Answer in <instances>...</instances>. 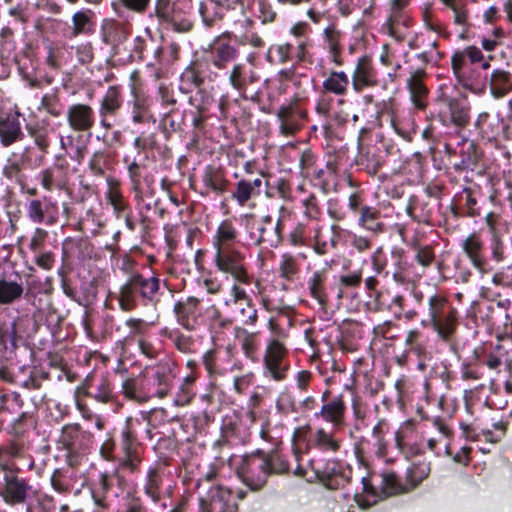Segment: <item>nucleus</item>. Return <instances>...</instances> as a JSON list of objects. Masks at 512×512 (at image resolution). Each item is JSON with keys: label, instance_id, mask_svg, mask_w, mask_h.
<instances>
[{"label": "nucleus", "instance_id": "obj_40", "mask_svg": "<svg viewBox=\"0 0 512 512\" xmlns=\"http://www.w3.org/2000/svg\"><path fill=\"white\" fill-rule=\"evenodd\" d=\"M227 7L225 0H202L199 3V14L205 26L211 27L220 20Z\"/></svg>", "mask_w": 512, "mask_h": 512}, {"label": "nucleus", "instance_id": "obj_42", "mask_svg": "<svg viewBox=\"0 0 512 512\" xmlns=\"http://www.w3.org/2000/svg\"><path fill=\"white\" fill-rule=\"evenodd\" d=\"M491 94L495 98H502L512 90V74L503 69H495L489 82Z\"/></svg>", "mask_w": 512, "mask_h": 512}, {"label": "nucleus", "instance_id": "obj_25", "mask_svg": "<svg viewBox=\"0 0 512 512\" xmlns=\"http://www.w3.org/2000/svg\"><path fill=\"white\" fill-rule=\"evenodd\" d=\"M173 378L172 369L168 363L157 364L147 380L149 396L165 397L171 389Z\"/></svg>", "mask_w": 512, "mask_h": 512}, {"label": "nucleus", "instance_id": "obj_46", "mask_svg": "<svg viewBox=\"0 0 512 512\" xmlns=\"http://www.w3.org/2000/svg\"><path fill=\"white\" fill-rule=\"evenodd\" d=\"M88 388H95V392H88V394L99 402L107 403L113 398L112 386L109 379L101 374L100 377L86 379Z\"/></svg>", "mask_w": 512, "mask_h": 512}, {"label": "nucleus", "instance_id": "obj_39", "mask_svg": "<svg viewBox=\"0 0 512 512\" xmlns=\"http://www.w3.org/2000/svg\"><path fill=\"white\" fill-rule=\"evenodd\" d=\"M411 2L412 0H389L391 8V15L388 19L389 34L397 39H401L398 25L403 23L405 27L409 26V19L404 15V10Z\"/></svg>", "mask_w": 512, "mask_h": 512}, {"label": "nucleus", "instance_id": "obj_49", "mask_svg": "<svg viewBox=\"0 0 512 512\" xmlns=\"http://www.w3.org/2000/svg\"><path fill=\"white\" fill-rule=\"evenodd\" d=\"M24 288L21 281L0 278V304L6 305L20 299Z\"/></svg>", "mask_w": 512, "mask_h": 512}, {"label": "nucleus", "instance_id": "obj_52", "mask_svg": "<svg viewBox=\"0 0 512 512\" xmlns=\"http://www.w3.org/2000/svg\"><path fill=\"white\" fill-rule=\"evenodd\" d=\"M145 36H137L134 39L131 57L138 60H150V50L154 46L155 40L151 36L149 28L145 29Z\"/></svg>", "mask_w": 512, "mask_h": 512}, {"label": "nucleus", "instance_id": "obj_32", "mask_svg": "<svg viewBox=\"0 0 512 512\" xmlns=\"http://www.w3.org/2000/svg\"><path fill=\"white\" fill-rule=\"evenodd\" d=\"M424 426L426 430L422 432V436L426 439L427 447L431 451H435L437 443L452 435L450 427L441 417H434Z\"/></svg>", "mask_w": 512, "mask_h": 512}, {"label": "nucleus", "instance_id": "obj_6", "mask_svg": "<svg viewBox=\"0 0 512 512\" xmlns=\"http://www.w3.org/2000/svg\"><path fill=\"white\" fill-rule=\"evenodd\" d=\"M421 324L431 327L440 338L447 340L456 329L457 311L444 295L434 293L428 298V318Z\"/></svg>", "mask_w": 512, "mask_h": 512}, {"label": "nucleus", "instance_id": "obj_21", "mask_svg": "<svg viewBox=\"0 0 512 512\" xmlns=\"http://www.w3.org/2000/svg\"><path fill=\"white\" fill-rule=\"evenodd\" d=\"M350 82L356 93L362 92L365 88L375 87L378 84V74L369 56H362L357 59Z\"/></svg>", "mask_w": 512, "mask_h": 512}, {"label": "nucleus", "instance_id": "obj_26", "mask_svg": "<svg viewBox=\"0 0 512 512\" xmlns=\"http://www.w3.org/2000/svg\"><path fill=\"white\" fill-rule=\"evenodd\" d=\"M69 127L76 132L90 130L95 124V112L93 108L84 103L72 104L66 112Z\"/></svg>", "mask_w": 512, "mask_h": 512}, {"label": "nucleus", "instance_id": "obj_60", "mask_svg": "<svg viewBox=\"0 0 512 512\" xmlns=\"http://www.w3.org/2000/svg\"><path fill=\"white\" fill-rule=\"evenodd\" d=\"M392 126L397 134L403 138H409L413 130L414 121L410 113H397L391 119Z\"/></svg>", "mask_w": 512, "mask_h": 512}, {"label": "nucleus", "instance_id": "obj_41", "mask_svg": "<svg viewBox=\"0 0 512 512\" xmlns=\"http://www.w3.org/2000/svg\"><path fill=\"white\" fill-rule=\"evenodd\" d=\"M350 83V77L346 72L331 70L323 80L322 87L327 93L345 96Z\"/></svg>", "mask_w": 512, "mask_h": 512}, {"label": "nucleus", "instance_id": "obj_2", "mask_svg": "<svg viewBox=\"0 0 512 512\" xmlns=\"http://www.w3.org/2000/svg\"><path fill=\"white\" fill-rule=\"evenodd\" d=\"M216 477L213 465L204 466L195 479L199 498V512H237V504L228 488L212 481Z\"/></svg>", "mask_w": 512, "mask_h": 512}, {"label": "nucleus", "instance_id": "obj_50", "mask_svg": "<svg viewBox=\"0 0 512 512\" xmlns=\"http://www.w3.org/2000/svg\"><path fill=\"white\" fill-rule=\"evenodd\" d=\"M467 60L468 58L463 50L455 51L451 57L453 73L458 83L461 84L463 87H468L470 85V66Z\"/></svg>", "mask_w": 512, "mask_h": 512}, {"label": "nucleus", "instance_id": "obj_48", "mask_svg": "<svg viewBox=\"0 0 512 512\" xmlns=\"http://www.w3.org/2000/svg\"><path fill=\"white\" fill-rule=\"evenodd\" d=\"M122 104L121 88L115 85L110 86L100 101L99 113L115 115Z\"/></svg>", "mask_w": 512, "mask_h": 512}, {"label": "nucleus", "instance_id": "obj_64", "mask_svg": "<svg viewBox=\"0 0 512 512\" xmlns=\"http://www.w3.org/2000/svg\"><path fill=\"white\" fill-rule=\"evenodd\" d=\"M265 458L269 462L270 474H282L290 470V463L287 457L280 451L265 454Z\"/></svg>", "mask_w": 512, "mask_h": 512}, {"label": "nucleus", "instance_id": "obj_16", "mask_svg": "<svg viewBox=\"0 0 512 512\" xmlns=\"http://www.w3.org/2000/svg\"><path fill=\"white\" fill-rule=\"evenodd\" d=\"M246 229L250 244L259 246L265 244L271 248L278 247V238L272 227V217L265 215L259 219L254 216H248L246 219Z\"/></svg>", "mask_w": 512, "mask_h": 512}, {"label": "nucleus", "instance_id": "obj_5", "mask_svg": "<svg viewBox=\"0 0 512 512\" xmlns=\"http://www.w3.org/2000/svg\"><path fill=\"white\" fill-rule=\"evenodd\" d=\"M143 493L154 504L162 509L167 508L164 501L173 492L172 472L166 459H158L147 467L143 480Z\"/></svg>", "mask_w": 512, "mask_h": 512}, {"label": "nucleus", "instance_id": "obj_47", "mask_svg": "<svg viewBox=\"0 0 512 512\" xmlns=\"http://www.w3.org/2000/svg\"><path fill=\"white\" fill-rule=\"evenodd\" d=\"M380 212L377 208L371 206H362L358 219L359 226L375 234L384 230V223L379 220Z\"/></svg>", "mask_w": 512, "mask_h": 512}, {"label": "nucleus", "instance_id": "obj_11", "mask_svg": "<svg viewBox=\"0 0 512 512\" xmlns=\"http://www.w3.org/2000/svg\"><path fill=\"white\" fill-rule=\"evenodd\" d=\"M263 363L266 377L277 382L285 380L290 369L288 349L279 340L272 339L265 349Z\"/></svg>", "mask_w": 512, "mask_h": 512}, {"label": "nucleus", "instance_id": "obj_19", "mask_svg": "<svg viewBox=\"0 0 512 512\" xmlns=\"http://www.w3.org/2000/svg\"><path fill=\"white\" fill-rule=\"evenodd\" d=\"M173 312L177 323L184 329L193 331L200 325V300L196 297H187L175 303Z\"/></svg>", "mask_w": 512, "mask_h": 512}, {"label": "nucleus", "instance_id": "obj_8", "mask_svg": "<svg viewBox=\"0 0 512 512\" xmlns=\"http://www.w3.org/2000/svg\"><path fill=\"white\" fill-rule=\"evenodd\" d=\"M256 422L255 413L249 409L242 414L232 413L222 420V437L232 445H243L249 442L252 427Z\"/></svg>", "mask_w": 512, "mask_h": 512}, {"label": "nucleus", "instance_id": "obj_12", "mask_svg": "<svg viewBox=\"0 0 512 512\" xmlns=\"http://www.w3.org/2000/svg\"><path fill=\"white\" fill-rule=\"evenodd\" d=\"M20 470L1 471L0 497L10 506L22 505L30 498L32 486L18 475Z\"/></svg>", "mask_w": 512, "mask_h": 512}, {"label": "nucleus", "instance_id": "obj_17", "mask_svg": "<svg viewBox=\"0 0 512 512\" xmlns=\"http://www.w3.org/2000/svg\"><path fill=\"white\" fill-rule=\"evenodd\" d=\"M444 107L439 112L441 122L445 126L453 125L464 128L470 121V108L465 99L447 97L442 98Z\"/></svg>", "mask_w": 512, "mask_h": 512}, {"label": "nucleus", "instance_id": "obj_18", "mask_svg": "<svg viewBox=\"0 0 512 512\" xmlns=\"http://www.w3.org/2000/svg\"><path fill=\"white\" fill-rule=\"evenodd\" d=\"M264 178L265 174L260 172L259 176L254 179L241 178L238 180L231 192L232 200L241 207L246 206L251 199L261 194L263 188L269 187L268 180H264Z\"/></svg>", "mask_w": 512, "mask_h": 512}, {"label": "nucleus", "instance_id": "obj_43", "mask_svg": "<svg viewBox=\"0 0 512 512\" xmlns=\"http://www.w3.org/2000/svg\"><path fill=\"white\" fill-rule=\"evenodd\" d=\"M340 445V440L323 428L317 429L311 438V447L325 453H336L340 449Z\"/></svg>", "mask_w": 512, "mask_h": 512}, {"label": "nucleus", "instance_id": "obj_34", "mask_svg": "<svg viewBox=\"0 0 512 512\" xmlns=\"http://www.w3.org/2000/svg\"><path fill=\"white\" fill-rule=\"evenodd\" d=\"M323 39L325 48L330 54V60L336 66L343 65L342 45L343 33L335 26L329 25L323 31Z\"/></svg>", "mask_w": 512, "mask_h": 512}, {"label": "nucleus", "instance_id": "obj_61", "mask_svg": "<svg viewBox=\"0 0 512 512\" xmlns=\"http://www.w3.org/2000/svg\"><path fill=\"white\" fill-rule=\"evenodd\" d=\"M203 183L207 188H210L212 191L220 194L226 190L227 180L224 178L221 172L209 168L204 176Z\"/></svg>", "mask_w": 512, "mask_h": 512}, {"label": "nucleus", "instance_id": "obj_53", "mask_svg": "<svg viewBox=\"0 0 512 512\" xmlns=\"http://www.w3.org/2000/svg\"><path fill=\"white\" fill-rule=\"evenodd\" d=\"M151 0H114L112 8L119 17H123L126 12L143 14L150 5Z\"/></svg>", "mask_w": 512, "mask_h": 512}, {"label": "nucleus", "instance_id": "obj_24", "mask_svg": "<svg viewBox=\"0 0 512 512\" xmlns=\"http://www.w3.org/2000/svg\"><path fill=\"white\" fill-rule=\"evenodd\" d=\"M218 78V72L213 71L203 62H193L187 66L180 75V89L189 92L192 87L201 86L205 79L214 81Z\"/></svg>", "mask_w": 512, "mask_h": 512}, {"label": "nucleus", "instance_id": "obj_33", "mask_svg": "<svg viewBox=\"0 0 512 512\" xmlns=\"http://www.w3.org/2000/svg\"><path fill=\"white\" fill-rule=\"evenodd\" d=\"M475 127L483 139L495 141L505 126L502 118L492 117L489 113L482 112L475 121Z\"/></svg>", "mask_w": 512, "mask_h": 512}, {"label": "nucleus", "instance_id": "obj_27", "mask_svg": "<svg viewBox=\"0 0 512 512\" xmlns=\"http://www.w3.org/2000/svg\"><path fill=\"white\" fill-rule=\"evenodd\" d=\"M28 444L24 439H12L0 445V471L20 470L14 460L23 459L28 453Z\"/></svg>", "mask_w": 512, "mask_h": 512}, {"label": "nucleus", "instance_id": "obj_7", "mask_svg": "<svg viewBox=\"0 0 512 512\" xmlns=\"http://www.w3.org/2000/svg\"><path fill=\"white\" fill-rule=\"evenodd\" d=\"M192 0H155L154 13L160 24L170 25L174 30L187 32L193 26Z\"/></svg>", "mask_w": 512, "mask_h": 512}, {"label": "nucleus", "instance_id": "obj_51", "mask_svg": "<svg viewBox=\"0 0 512 512\" xmlns=\"http://www.w3.org/2000/svg\"><path fill=\"white\" fill-rule=\"evenodd\" d=\"M484 364L491 370L500 371V367L509 364L508 350L499 341L492 344L490 350L486 353Z\"/></svg>", "mask_w": 512, "mask_h": 512}, {"label": "nucleus", "instance_id": "obj_10", "mask_svg": "<svg viewBox=\"0 0 512 512\" xmlns=\"http://www.w3.org/2000/svg\"><path fill=\"white\" fill-rule=\"evenodd\" d=\"M214 262L218 270L230 274L235 281L251 284L253 277L248 274L245 256L237 247L215 250Z\"/></svg>", "mask_w": 512, "mask_h": 512}, {"label": "nucleus", "instance_id": "obj_59", "mask_svg": "<svg viewBox=\"0 0 512 512\" xmlns=\"http://www.w3.org/2000/svg\"><path fill=\"white\" fill-rule=\"evenodd\" d=\"M35 427L32 415L23 412L11 425V434L16 439H24L26 433Z\"/></svg>", "mask_w": 512, "mask_h": 512}, {"label": "nucleus", "instance_id": "obj_14", "mask_svg": "<svg viewBox=\"0 0 512 512\" xmlns=\"http://www.w3.org/2000/svg\"><path fill=\"white\" fill-rule=\"evenodd\" d=\"M227 74L229 84L238 92L240 98L247 100L258 95V91H254V86L260 82V75L254 67L236 63Z\"/></svg>", "mask_w": 512, "mask_h": 512}, {"label": "nucleus", "instance_id": "obj_44", "mask_svg": "<svg viewBox=\"0 0 512 512\" xmlns=\"http://www.w3.org/2000/svg\"><path fill=\"white\" fill-rule=\"evenodd\" d=\"M479 163V154L473 143L464 144L459 152V161L453 164L455 171H474Z\"/></svg>", "mask_w": 512, "mask_h": 512}, {"label": "nucleus", "instance_id": "obj_28", "mask_svg": "<svg viewBox=\"0 0 512 512\" xmlns=\"http://www.w3.org/2000/svg\"><path fill=\"white\" fill-rule=\"evenodd\" d=\"M102 41L112 47L115 53L130 36V26L114 19H105L101 25Z\"/></svg>", "mask_w": 512, "mask_h": 512}, {"label": "nucleus", "instance_id": "obj_1", "mask_svg": "<svg viewBox=\"0 0 512 512\" xmlns=\"http://www.w3.org/2000/svg\"><path fill=\"white\" fill-rule=\"evenodd\" d=\"M160 278L156 274L145 276L132 272L120 287L118 302L121 310L132 311L140 304L156 305L159 302Z\"/></svg>", "mask_w": 512, "mask_h": 512}, {"label": "nucleus", "instance_id": "obj_45", "mask_svg": "<svg viewBox=\"0 0 512 512\" xmlns=\"http://www.w3.org/2000/svg\"><path fill=\"white\" fill-rule=\"evenodd\" d=\"M406 213L418 223L429 224L432 218V209L429 202L418 197H412L406 207Z\"/></svg>", "mask_w": 512, "mask_h": 512}, {"label": "nucleus", "instance_id": "obj_29", "mask_svg": "<svg viewBox=\"0 0 512 512\" xmlns=\"http://www.w3.org/2000/svg\"><path fill=\"white\" fill-rule=\"evenodd\" d=\"M115 482L121 486L124 483V477L116 470L111 475L101 474L98 486L92 491V498L97 508L102 511H109L111 501L109 495Z\"/></svg>", "mask_w": 512, "mask_h": 512}, {"label": "nucleus", "instance_id": "obj_57", "mask_svg": "<svg viewBox=\"0 0 512 512\" xmlns=\"http://www.w3.org/2000/svg\"><path fill=\"white\" fill-rule=\"evenodd\" d=\"M325 277L321 272H314L308 280L310 295L324 307L328 302V296L324 289Z\"/></svg>", "mask_w": 512, "mask_h": 512}, {"label": "nucleus", "instance_id": "obj_23", "mask_svg": "<svg viewBox=\"0 0 512 512\" xmlns=\"http://www.w3.org/2000/svg\"><path fill=\"white\" fill-rule=\"evenodd\" d=\"M277 117L280 122V133L290 136L301 129L303 121L307 119V112L297 104H289L278 109Z\"/></svg>", "mask_w": 512, "mask_h": 512}, {"label": "nucleus", "instance_id": "obj_20", "mask_svg": "<svg viewBox=\"0 0 512 512\" xmlns=\"http://www.w3.org/2000/svg\"><path fill=\"white\" fill-rule=\"evenodd\" d=\"M91 434L82 430L78 423L64 425L58 438V444L69 453H79L88 448Z\"/></svg>", "mask_w": 512, "mask_h": 512}, {"label": "nucleus", "instance_id": "obj_37", "mask_svg": "<svg viewBox=\"0 0 512 512\" xmlns=\"http://www.w3.org/2000/svg\"><path fill=\"white\" fill-rule=\"evenodd\" d=\"M464 434L468 438L474 440H484L491 444L500 442L506 435L507 422L498 421L493 424V429H483L479 433H475L474 429L470 425H461Z\"/></svg>", "mask_w": 512, "mask_h": 512}, {"label": "nucleus", "instance_id": "obj_56", "mask_svg": "<svg viewBox=\"0 0 512 512\" xmlns=\"http://www.w3.org/2000/svg\"><path fill=\"white\" fill-rule=\"evenodd\" d=\"M92 16L93 12L89 9L80 10L74 13L72 16V35L78 36L80 34L90 33L93 27Z\"/></svg>", "mask_w": 512, "mask_h": 512}, {"label": "nucleus", "instance_id": "obj_54", "mask_svg": "<svg viewBox=\"0 0 512 512\" xmlns=\"http://www.w3.org/2000/svg\"><path fill=\"white\" fill-rule=\"evenodd\" d=\"M16 347V322H0V350L12 352Z\"/></svg>", "mask_w": 512, "mask_h": 512}, {"label": "nucleus", "instance_id": "obj_9", "mask_svg": "<svg viewBox=\"0 0 512 512\" xmlns=\"http://www.w3.org/2000/svg\"><path fill=\"white\" fill-rule=\"evenodd\" d=\"M237 475L251 491L260 490L270 475L269 462L265 454L257 453L243 457L237 467Z\"/></svg>", "mask_w": 512, "mask_h": 512}, {"label": "nucleus", "instance_id": "obj_31", "mask_svg": "<svg viewBox=\"0 0 512 512\" xmlns=\"http://www.w3.org/2000/svg\"><path fill=\"white\" fill-rule=\"evenodd\" d=\"M60 149L63 151L57 158L61 159L68 156L72 161L81 164L87 154V144L82 140V136L75 137L73 134L59 135Z\"/></svg>", "mask_w": 512, "mask_h": 512}, {"label": "nucleus", "instance_id": "obj_55", "mask_svg": "<svg viewBox=\"0 0 512 512\" xmlns=\"http://www.w3.org/2000/svg\"><path fill=\"white\" fill-rule=\"evenodd\" d=\"M167 338L173 343L174 347L181 353L191 354L196 351V342L191 335H186L176 330L167 333Z\"/></svg>", "mask_w": 512, "mask_h": 512}, {"label": "nucleus", "instance_id": "obj_22", "mask_svg": "<svg viewBox=\"0 0 512 512\" xmlns=\"http://www.w3.org/2000/svg\"><path fill=\"white\" fill-rule=\"evenodd\" d=\"M461 248L471 264L481 274L492 270L489 261L485 257V246L481 237L473 232L461 242Z\"/></svg>", "mask_w": 512, "mask_h": 512}, {"label": "nucleus", "instance_id": "obj_62", "mask_svg": "<svg viewBox=\"0 0 512 512\" xmlns=\"http://www.w3.org/2000/svg\"><path fill=\"white\" fill-rule=\"evenodd\" d=\"M299 264L297 258L289 253L281 255L279 263V275L281 278L290 281L298 273Z\"/></svg>", "mask_w": 512, "mask_h": 512}, {"label": "nucleus", "instance_id": "obj_63", "mask_svg": "<svg viewBox=\"0 0 512 512\" xmlns=\"http://www.w3.org/2000/svg\"><path fill=\"white\" fill-rule=\"evenodd\" d=\"M24 162V155H13L9 157L3 168V175L8 179L20 181Z\"/></svg>", "mask_w": 512, "mask_h": 512}, {"label": "nucleus", "instance_id": "obj_30", "mask_svg": "<svg viewBox=\"0 0 512 512\" xmlns=\"http://www.w3.org/2000/svg\"><path fill=\"white\" fill-rule=\"evenodd\" d=\"M20 117V112L13 111L0 118V143L4 147H8L23 139L24 133Z\"/></svg>", "mask_w": 512, "mask_h": 512}, {"label": "nucleus", "instance_id": "obj_3", "mask_svg": "<svg viewBox=\"0 0 512 512\" xmlns=\"http://www.w3.org/2000/svg\"><path fill=\"white\" fill-rule=\"evenodd\" d=\"M429 473L430 464L423 461L415 463L408 468L406 473L407 485H403L396 473L390 470H385L381 473L373 472L369 477H363L362 483L366 492L376 493V490L380 489L386 496H391L415 488L428 477Z\"/></svg>", "mask_w": 512, "mask_h": 512}, {"label": "nucleus", "instance_id": "obj_35", "mask_svg": "<svg viewBox=\"0 0 512 512\" xmlns=\"http://www.w3.org/2000/svg\"><path fill=\"white\" fill-rule=\"evenodd\" d=\"M425 76L424 68H417L411 72L407 79V86L411 94L414 105L419 109H424L427 105L428 90L424 85L422 78Z\"/></svg>", "mask_w": 512, "mask_h": 512}, {"label": "nucleus", "instance_id": "obj_4", "mask_svg": "<svg viewBox=\"0 0 512 512\" xmlns=\"http://www.w3.org/2000/svg\"><path fill=\"white\" fill-rule=\"evenodd\" d=\"M150 423L143 418L128 417L125 426L121 432V451L122 458L119 461V467L128 470L131 473H137L142 462L140 454V444L137 436L140 430H144L148 438H152Z\"/></svg>", "mask_w": 512, "mask_h": 512}, {"label": "nucleus", "instance_id": "obj_38", "mask_svg": "<svg viewBox=\"0 0 512 512\" xmlns=\"http://www.w3.org/2000/svg\"><path fill=\"white\" fill-rule=\"evenodd\" d=\"M345 413L346 405L343 401V397L338 395L324 403L320 412L316 413L315 416H321L326 422L332 423L334 426H338L343 423Z\"/></svg>", "mask_w": 512, "mask_h": 512}, {"label": "nucleus", "instance_id": "obj_36", "mask_svg": "<svg viewBox=\"0 0 512 512\" xmlns=\"http://www.w3.org/2000/svg\"><path fill=\"white\" fill-rule=\"evenodd\" d=\"M238 231L230 220H223L213 236L212 245L215 250L236 247Z\"/></svg>", "mask_w": 512, "mask_h": 512}, {"label": "nucleus", "instance_id": "obj_15", "mask_svg": "<svg viewBox=\"0 0 512 512\" xmlns=\"http://www.w3.org/2000/svg\"><path fill=\"white\" fill-rule=\"evenodd\" d=\"M239 54L238 47L218 38L210 46L206 65L213 71L218 72V77L220 73L226 75L228 67L238 59Z\"/></svg>", "mask_w": 512, "mask_h": 512}, {"label": "nucleus", "instance_id": "obj_13", "mask_svg": "<svg viewBox=\"0 0 512 512\" xmlns=\"http://www.w3.org/2000/svg\"><path fill=\"white\" fill-rule=\"evenodd\" d=\"M25 212L31 223L47 227L57 224L60 217L58 202L49 196L27 201Z\"/></svg>", "mask_w": 512, "mask_h": 512}, {"label": "nucleus", "instance_id": "obj_58", "mask_svg": "<svg viewBox=\"0 0 512 512\" xmlns=\"http://www.w3.org/2000/svg\"><path fill=\"white\" fill-rule=\"evenodd\" d=\"M241 349L244 355L252 361L258 360L260 339L257 333L244 331L240 338Z\"/></svg>", "mask_w": 512, "mask_h": 512}]
</instances>
